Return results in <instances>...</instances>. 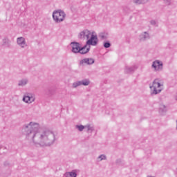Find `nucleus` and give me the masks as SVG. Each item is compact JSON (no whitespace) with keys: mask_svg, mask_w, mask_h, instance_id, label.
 Masks as SVG:
<instances>
[{"mask_svg":"<svg viewBox=\"0 0 177 177\" xmlns=\"http://www.w3.org/2000/svg\"><path fill=\"white\" fill-rule=\"evenodd\" d=\"M22 131L26 135V139L32 140L36 147H48L52 146L56 140L55 132L50 130H42L39 131V124L30 122L25 124L22 127Z\"/></svg>","mask_w":177,"mask_h":177,"instance_id":"f257e3e1","label":"nucleus"},{"mask_svg":"<svg viewBox=\"0 0 177 177\" xmlns=\"http://www.w3.org/2000/svg\"><path fill=\"white\" fill-rule=\"evenodd\" d=\"M97 35H92L91 38L87 40L86 45L81 47V44L78 42H71V46L72 48L73 53H80V55H86L91 50V46H96L98 42Z\"/></svg>","mask_w":177,"mask_h":177,"instance_id":"f03ea898","label":"nucleus"},{"mask_svg":"<svg viewBox=\"0 0 177 177\" xmlns=\"http://www.w3.org/2000/svg\"><path fill=\"white\" fill-rule=\"evenodd\" d=\"M162 86H164V83L161 80L158 78L155 79L153 82V85L149 86L150 89H152L151 94L158 95V93H161Z\"/></svg>","mask_w":177,"mask_h":177,"instance_id":"7ed1b4c3","label":"nucleus"},{"mask_svg":"<svg viewBox=\"0 0 177 177\" xmlns=\"http://www.w3.org/2000/svg\"><path fill=\"white\" fill-rule=\"evenodd\" d=\"M53 19L55 23H62L66 19V12L62 10H55L53 12Z\"/></svg>","mask_w":177,"mask_h":177,"instance_id":"20e7f679","label":"nucleus"},{"mask_svg":"<svg viewBox=\"0 0 177 177\" xmlns=\"http://www.w3.org/2000/svg\"><path fill=\"white\" fill-rule=\"evenodd\" d=\"M92 35H96V32H91L89 30H88L87 29L82 31L80 32L79 35H78V38L80 39H84L85 38H86V39H91L92 38Z\"/></svg>","mask_w":177,"mask_h":177,"instance_id":"39448f33","label":"nucleus"},{"mask_svg":"<svg viewBox=\"0 0 177 177\" xmlns=\"http://www.w3.org/2000/svg\"><path fill=\"white\" fill-rule=\"evenodd\" d=\"M23 102L31 104V103L35 102V95L32 93H26L24 95Z\"/></svg>","mask_w":177,"mask_h":177,"instance_id":"423d86ee","label":"nucleus"},{"mask_svg":"<svg viewBox=\"0 0 177 177\" xmlns=\"http://www.w3.org/2000/svg\"><path fill=\"white\" fill-rule=\"evenodd\" d=\"M152 68H154L155 71H162L163 64L160 60H156L153 62L151 65Z\"/></svg>","mask_w":177,"mask_h":177,"instance_id":"0eeeda50","label":"nucleus"},{"mask_svg":"<svg viewBox=\"0 0 177 177\" xmlns=\"http://www.w3.org/2000/svg\"><path fill=\"white\" fill-rule=\"evenodd\" d=\"M95 63L93 58H84L79 62V66H91Z\"/></svg>","mask_w":177,"mask_h":177,"instance_id":"6e6552de","label":"nucleus"},{"mask_svg":"<svg viewBox=\"0 0 177 177\" xmlns=\"http://www.w3.org/2000/svg\"><path fill=\"white\" fill-rule=\"evenodd\" d=\"M17 44L20 48H27V42H26V38L23 37H17Z\"/></svg>","mask_w":177,"mask_h":177,"instance_id":"1a4fd4ad","label":"nucleus"},{"mask_svg":"<svg viewBox=\"0 0 177 177\" xmlns=\"http://www.w3.org/2000/svg\"><path fill=\"white\" fill-rule=\"evenodd\" d=\"M136 70H138L136 65H133L132 66H125L124 73L125 74H132V73H135Z\"/></svg>","mask_w":177,"mask_h":177,"instance_id":"9d476101","label":"nucleus"},{"mask_svg":"<svg viewBox=\"0 0 177 177\" xmlns=\"http://www.w3.org/2000/svg\"><path fill=\"white\" fill-rule=\"evenodd\" d=\"M147 39H150V35L147 32H144L140 35V41H147Z\"/></svg>","mask_w":177,"mask_h":177,"instance_id":"9b49d317","label":"nucleus"},{"mask_svg":"<svg viewBox=\"0 0 177 177\" xmlns=\"http://www.w3.org/2000/svg\"><path fill=\"white\" fill-rule=\"evenodd\" d=\"M28 84V79L24 78L18 81V86H26Z\"/></svg>","mask_w":177,"mask_h":177,"instance_id":"f8f14e48","label":"nucleus"},{"mask_svg":"<svg viewBox=\"0 0 177 177\" xmlns=\"http://www.w3.org/2000/svg\"><path fill=\"white\" fill-rule=\"evenodd\" d=\"M132 2L135 5H146L149 2V0H133Z\"/></svg>","mask_w":177,"mask_h":177,"instance_id":"ddd939ff","label":"nucleus"},{"mask_svg":"<svg viewBox=\"0 0 177 177\" xmlns=\"http://www.w3.org/2000/svg\"><path fill=\"white\" fill-rule=\"evenodd\" d=\"M64 177H77V172L75 171H68L64 174Z\"/></svg>","mask_w":177,"mask_h":177,"instance_id":"4468645a","label":"nucleus"},{"mask_svg":"<svg viewBox=\"0 0 177 177\" xmlns=\"http://www.w3.org/2000/svg\"><path fill=\"white\" fill-rule=\"evenodd\" d=\"M167 111V106L164 104H160L159 108V112L161 113V114H164V113H166Z\"/></svg>","mask_w":177,"mask_h":177,"instance_id":"2eb2a0df","label":"nucleus"},{"mask_svg":"<svg viewBox=\"0 0 177 177\" xmlns=\"http://www.w3.org/2000/svg\"><path fill=\"white\" fill-rule=\"evenodd\" d=\"M82 85H84V86H88L91 84V81L88 79L83 80L80 81Z\"/></svg>","mask_w":177,"mask_h":177,"instance_id":"dca6fc26","label":"nucleus"},{"mask_svg":"<svg viewBox=\"0 0 177 177\" xmlns=\"http://www.w3.org/2000/svg\"><path fill=\"white\" fill-rule=\"evenodd\" d=\"M85 129H87V132H93L94 129L91 124H87L85 126Z\"/></svg>","mask_w":177,"mask_h":177,"instance_id":"f3484780","label":"nucleus"},{"mask_svg":"<svg viewBox=\"0 0 177 177\" xmlns=\"http://www.w3.org/2000/svg\"><path fill=\"white\" fill-rule=\"evenodd\" d=\"M3 45L9 46V45L10 44V40H9L7 37H5L4 39H3Z\"/></svg>","mask_w":177,"mask_h":177,"instance_id":"a211bd4d","label":"nucleus"},{"mask_svg":"<svg viewBox=\"0 0 177 177\" xmlns=\"http://www.w3.org/2000/svg\"><path fill=\"white\" fill-rule=\"evenodd\" d=\"M82 83L81 81H77L75 82H73L72 84L73 88H78V86H81Z\"/></svg>","mask_w":177,"mask_h":177,"instance_id":"6ab92c4d","label":"nucleus"},{"mask_svg":"<svg viewBox=\"0 0 177 177\" xmlns=\"http://www.w3.org/2000/svg\"><path fill=\"white\" fill-rule=\"evenodd\" d=\"M76 128H77V129H78V131H80V132H82V131H84V129H85V126H84V125H76Z\"/></svg>","mask_w":177,"mask_h":177,"instance_id":"aec40b11","label":"nucleus"},{"mask_svg":"<svg viewBox=\"0 0 177 177\" xmlns=\"http://www.w3.org/2000/svg\"><path fill=\"white\" fill-rule=\"evenodd\" d=\"M98 160H100V161H103V160H107V157L106 156V155L102 154L100 156H98Z\"/></svg>","mask_w":177,"mask_h":177,"instance_id":"412c9836","label":"nucleus"},{"mask_svg":"<svg viewBox=\"0 0 177 177\" xmlns=\"http://www.w3.org/2000/svg\"><path fill=\"white\" fill-rule=\"evenodd\" d=\"M100 37L101 39H106V38H107V35H106V33H100Z\"/></svg>","mask_w":177,"mask_h":177,"instance_id":"4be33fe9","label":"nucleus"},{"mask_svg":"<svg viewBox=\"0 0 177 177\" xmlns=\"http://www.w3.org/2000/svg\"><path fill=\"white\" fill-rule=\"evenodd\" d=\"M110 46H111V44H110V42L106 41L104 43V48H110Z\"/></svg>","mask_w":177,"mask_h":177,"instance_id":"5701e85b","label":"nucleus"},{"mask_svg":"<svg viewBox=\"0 0 177 177\" xmlns=\"http://www.w3.org/2000/svg\"><path fill=\"white\" fill-rule=\"evenodd\" d=\"M164 3H165V5H167V6H169V5H171V0H163Z\"/></svg>","mask_w":177,"mask_h":177,"instance_id":"b1692460","label":"nucleus"},{"mask_svg":"<svg viewBox=\"0 0 177 177\" xmlns=\"http://www.w3.org/2000/svg\"><path fill=\"white\" fill-rule=\"evenodd\" d=\"M150 24H151V26H156V27H158V25H157V22L155 20H151L150 21Z\"/></svg>","mask_w":177,"mask_h":177,"instance_id":"393cba45","label":"nucleus"},{"mask_svg":"<svg viewBox=\"0 0 177 177\" xmlns=\"http://www.w3.org/2000/svg\"><path fill=\"white\" fill-rule=\"evenodd\" d=\"M127 9H128V7H124V12H127Z\"/></svg>","mask_w":177,"mask_h":177,"instance_id":"a878e982","label":"nucleus"},{"mask_svg":"<svg viewBox=\"0 0 177 177\" xmlns=\"http://www.w3.org/2000/svg\"><path fill=\"white\" fill-rule=\"evenodd\" d=\"M174 98H175V100L177 101V93L175 95Z\"/></svg>","mask_w":177,"mask_h":177,"instance_id":"bb28decb","label":"nucleus"}]
</instances>
